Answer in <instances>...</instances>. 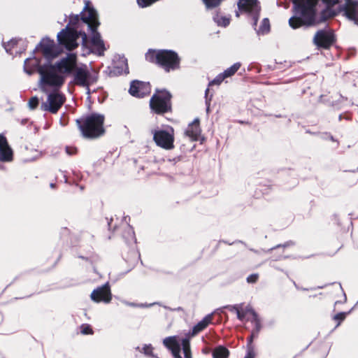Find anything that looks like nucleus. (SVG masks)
Returning <instances> with one entry per match:
<instances>
[{
    "label": "nucleus",
    "mask_w": 358,
    "mask_h": 358,
    "mask_svg": "<svg viewBox=\"0 0 358 358\" xmlns=\"http://www.w3.org/2000/svg\"><path fill=\"white\" fill-rule=\"evenodd\" d=\"M153 140L156 145L165 150L173 148L174 132L172 127L167 129H159L152 131Z\"/></svg>",
    "instance_id": "nucleus-8"
},
{
    "label": "nucleus",
    "mask_w": 358,
    "mask_h": 358,
    "mask_svg": "<svg viewBox=\"0 0 358 358\" xmlns=\"http://www.w3.org/2000/svg\"><path fill=\"white\" fill-rule=\"evenodd\" d=\"M270 22L268 18H264L259 29L257 30L258 35H265L270 31Z\"/></svg>",
    "instance_id": "nucleus-25"
},
{
    "label": "nucleus",
    "mask_w": 358,
    "mask_h": 358,
    "mask_svg": "<svg viewBox=\"0 0 358 358\" xmlns=\"http://www.w3.org/2000/svg\"><path fill=\"white\" fill-rule=\"evenodd\" d=\"M123 238L126 243L131 248V255L134 258L140 257L138 252L136 250V238L133 228L130 225H127L123 234Z\"/></svg>",
    "instance_id": "nucleus-19"
},
{
    "label": "nucleus",
    "mask_w": 358,
    "mask_h": 358,
    "mask_svg": "<svg viewBox=\"0 0 358 358\" xmlns=\"http://www.w3.org/2000/svg\"><path fill=\"white\" fill-rule=\"evenodd\" d=\"M141 352L143 353L145 356L150 357H156V356L153 353V348L151 344L144 345Z\"/></svg>",
    "instance_id": "nucleus-31"
},
{
    "label": "nucleus",
    "mask_w": 358,
    "mask_h": 358,
    "mask_svg": "<svg viewBox=\"0 0 358 358\" xmlns=\"http://www.w3.org/2000/svg\"><path fill=\"white\" fill-rule=\"evenodd\" d=\"M224 242L225 243L229 244V245H232V244H233L232 243H228V242H227V241H224Z\"/></svg>",
    "instance_id": "nucleus-49"
},
{
    "label": "nucleus",
    "mask_w": 358,
    "mask_h": 358,
    "mask_svg": "<svg viewBox=\"0 0 358 358\" xmlns=\"http://www.w3.org/2000/svg\"><path fill=\"white\" fill-rule=\"evenodd\" d=\"M343 4L339 5L340 11L350 20L358 24V1L344 0Z\"/></svg>",
    "instance_id": "nucleus-13"
},
{
    "label": "nucleus",
    "mask_w": 358,
    "mask_h": 358,
    "mask_svg": "<svg viewBox=\"0 0 358 358\" xmlns=\"http://www.w3.org/2000/svg\"><path fill=\"white\" fill-rule=\"evenodd\" d=\"M65 101V97L57 92L50 93L47 101L43 102L41 108L44 111H49L52 113H56L62 107Z\"/></svg>",
    "instance_id": "nucleus-11"
},
{
    "label": "nucleus",
    "mask_w": 358,
    "mask_h": 358,
    "mask_svg": "<svg viewBox=\"0 0 358 358\" xmlns=\"http://www.w3.org/2000/svg\"><path fill=\"white\" fill-rule=\"evenodd\" d=\"M226 308H228L229 310H230L231 312H234V311L236 312V313H237V310H239L238 305L227 306H226Z\"/></svg>",
    "instance_id": "nucleus-42"
},
{
    "label": "nucleus",
    "mask_w": 358,
    "mask_h": 358,
    "mask_svg": "<svg viewBox=\"0 0 358 358\" xmlns=\"http://www.w3.org/2000/svg\"><path fill=\"white\" fill-rule=\"evenodd\" d=\"M50 187L54 188L55 187V184L54 183H50Z\"/></svg>",
    "instance_id": "nucleus-46"
},
{
    "label": "nucleus",
    "mask_w": 358,
    "mask_h": 358,
    "mask_svg": "<svg viewBox=\"0 0 358 358\" xmlns=\"http://www.w3.org/2000/svg\"><path fill=\"white\" fill-rule=\"evenodd\" d=\"M80 332L83 335L92 334L93 331L90 325L83 324L80 327Z\"/></svg>",
    "instance_id": "nucleus-34"
},
{
    "label": "nucleus",
    "mask_w": 358,
    "mask_h": 358,
    "mask_svg": "<svg viewBox=\"0 0 358 358\" xmlns=\"http://www.w3.org/2000/svg\"><path fill=\"white\" fill-rule=\"evenodd\" d=\"M327 7L322 10L320 17H317V24L324 22L329 18L334 17L337 13L331 8L333 6L339 3V0H322Z\"/></svg>",
    "instance_id": "nucleus-17"
},
{
    "label": "nucleus",
    "mask_w": 358,
    "mask_h": 358,
    "mask_svg": "<svg viewBox=\"0 0 358 358\" xmlns=\"http://www.w3.org/2000/svg\"><path fill=\"white\" fill-rule=\"evenodd\" d=\"M15 53L17 54V53H21V52H18V51H15Z\"/></svg>",
    "instance_id": "nucleus-56"
},
{
    "label": "nucleus",
    "mask_w": 358,
    "mask_h": 358,
    "mask_svg": "<svg viewBox=\"0 0 358 358\" xmlns=\"http://www.w3.org/2000/svg\"><path fill=\"white\" fill-rule=\"evenodd\" d=\"M294 245V243L293 241H289L285 243L282 245L280 244V245H276V246H275V247L268 250V252H270V251H271V250H273L274 249H276V248H280V247L287 248V247L292 246Z\"/></svg>",
    "instance_id": "nucleus-36"
},
{
    "label": "nucleus",
    "mask_w": 358,
    "mask_h": 358,
    "mask_svg": "<svg viewBox=\"0 0 358 358\" xmlns=\"http://www.w3.org/2000/svg\"><path fill=\"white\" fill-rule=\"evenodd\" d=\"M163 344L169 350H171L179 345V343L175 336H169L165 338L163 340Z\"/></svg>",
    "instance_id": "nucleus-26"
},
{
    "label": "nucleus",
    "mask_w": 358,
    "mask_h": 358,
    "mask_svg": "<svg viewBox=\"0 0 358 358\" xmlns=\"http://www.w3.org/2000/svg\"><path fill=\"white\" fill-rule=\"evenodd\" d=\"M182 345L185 358H192L189 342L187 340L184 339L182 341Z\"/></svg>",
    "instance_id": "nucleus-30"
},
{
    "label": "nucleus",
    "mask_w": 358,
    "mask_h": 358,
    "mask_svg": "<svg viewBox=\"0 0 358 358\" xmlns=\"http://www.w3.org/2000/svg\"><path fill=\"white\" fill-rule=\"evenodd\" d=\"M65 57H69L68 64L70 65V72H58L59 75L71 74L73 73V80L76 85L85 87L87 93L90 94V84L91 74L86 66L83 67L77 66V59L76 55L73 53L68 54Z\"/></svg>",
    "instance_id": "nucleus-6"
},
{
    "label": "nucleus",
    "mask_w": 358,
    "mask_h": 358,
    "mask_svg": "<svg viewBox=\"0 0 358 358\" xmlns=\"http://www.w3.org/2000/svg\"><path fill=\"white\" fill-rule=\"evenodd\" d=\"M201 131L199 120L196 118L192 122L189 124L185 130V134L187 136L189 137L192 141H196L199 140Z\"/></svg>",
    "instance_id": "nucleus-20"
},
{
    "label": "nucleus",
    "mask_w": 358,
    "mask_h": 358,
    "mask_svg": "<svg viewBox=\"0 0 358 358\" xmlns=\"http://www.w3.org/2000/svg\"><path fill=\"white\" fill-rule=\"evenodd\" d=\"M112 221V218L110 220V222H108V226L110 225V222Z\"/></svg>",
    "instance_id": "nucleus-52"
},
{
    "label": "nucleus",
    "mask_w": 358,
    "mask_h": 358,
    "mask_svg": "<svg viewBox=\"0 0 358 358\" xmlns=\"http://www.w3.org/2000/svg\"><path fill=\"white\" fill-rule=\"evenodd\" d=\"M236 315H237V318L241 321L243 320V319L245 318V314L244 313L241 312L239 310H237Z\"/></svg>",
    "instance_id": "nucleus-43"
},
{
    "label": "nucleus",
    "mask_w": 358,
    "mask_h": 358,
    "mask_svg": "<svg viewBox=\"0 0 358 358\" xmlns=\"http://www.w3.org/2000/svg\"><path fill=\"white\" fill-rule=\"evenodd\" d=\"M28 105L31 110L35 109L38 105V99L36 96L31 97L29 101Z\"/></svg>",
    "instance_id": "nucleus-35"
},
{
    "label": "nucleus",
    "mask_w": 358,
    "mask_h": 358,
    "mask_svg": "<svg viewBox=\"0 0 358 358\" xmlns=\"http://www.w3.org/2000/svg\"><path fill=\"white\" fill-rule=\"evenodd\" d=\"M171 94L166 90L157 89L150 100V109L157 114H164L171 109Z\"/></svg>",
    "instance_id": "nucleus-7"
},
{
    "label": "nucleus",
    "mask_w": 358,
    "mask_h": 358,
    "mask_svg": "<svg viewBox=\"0 0 358 358\" xmlns=\"http://www.w3.org/2000/svg\"><path fill=\"white\" fill-rule=\"evenodd\" d=\"M254 324L255 325V323H254ZM253 329H254L252 330V333L254 331H255V327H253Z\"/></svg>",
    "instance_id": "nucleus-51"
},
{
    "label": "nucleus",
    "mask_w": 358,
    "mask_h": 358,
    "mask_svg": "<svg viewBox=\"0 0 358 358\" xmlns=\"http://www.w3.org/2000/svg\"><path fill=\"white\" fill-rule=\"evenodd\" d=\"M136 349L138 350H140V348L139 347H137Z\"/></svg>",
    "instance_id": "nucleus-54"
},
{
    "label": "nucleus",
    "mask_w": 358,
    "mask_h": 358,
    "mask_svg": "<svg viewBox=\"0 0 358 358\" xmlns=\"http://www.w3.org/2000/svg\"><path fill=\"white\" fill-rule=\"evenodd\" d=\"M350 311L351 310H350L349 312H340L334 316V320L338 321L336 327H338L341 324V322H343L345 319L346 315L349 314Z\"/></svg>",
    "instance_id": "nucleus-32"
},
{
    "label": "nucleus",
    "mask_w": 358,
    "mask_h": 358,
    "mask_svg": "<svg viewBox=\"0 0 358 358\" xmlns=\"http://www.w3.org/2000/svg\"><path fill=\"white\" fill-rule=\"evenodd\" d=\"M316 4L317 0H293L294 15L289 20V26L295 29L317 24Z\"/></svg>",
    "instance_id": "nucleus-3"
},
{
    "label": "nucleus",
    "mask_w": 358,
    "mask_h": 358,
    "mask_svg": "<svg viewBox=\"0 0 358 358\" xmlns=\"http://www.w3.org/2000/svg\"><path fill=\"white\" fill-rule=\"evenodd\" d=\"M208 92H209V89L207 88L206 90V92H205L206 103L207 105V108H206L207 112L209 111V105H210V102L211 101V97H212V95H211L209 99L208 98Z\"/></svg>",
    "instance_id": "nucleus-41"
},
{
    "label": "nucleus",
    "mask_w": 358,
    "mask_h": 358,
    "mask_svg": "<svg viewBox=\"0 0 358 358\" xmlns=\"http://www.w3.org/2000/svg\"><path fill=\"white\" fill-rule=\"evenodd\" d=\"M212 355L213 358H228L229 351L226 347L219 345L213 350Z\"/></svg>",
    "instance_id": "nucleus-24"
},
{
    "label": "nucleus",
    "mask_w": 358,
    "mask_h": 358,
    "mask_svg": "<svg viewBox=\"0 0 358 358\" xmlns=\"http://www.w3.org/2000/svg\"><path fill=\"white\" fill-rule=\"evenodd\" d=\"M227 78L225 76H224V74L222 73L218 74L211 82H210L209 85H217L222 83V82Z\"/></svg>",
    "instance_id": "nucleus-33"
},
{
    "label": "nucleus",
    "mask_w": 358,
    "mask_h": 358,
    "mask_svg": "<svg viewBox=\"0 0 358 358\" xmlns=\"http://www.w3.org/2000/svg\"><path fill=\"white\" fill-rule=\"evenodd\" d=\"M323 287H324L323 286L319 287L320 289H322Z\"/></svg>",
    "instance_id": "nucleus-55"
},
{
    "label": "nucleus",
    "mask_w": 358,
    "mask_h": 358,
    "mask_svg": "<svg viewBox=\"0 0 358 358\" xmlns=\"http://www.w3.org/2000/svg\"><path fill=\"white\" fill-rule=\"evenodd\" d=\"M77 152V149L74 147L66 146V152L69 155H75Z\"/></svg>",
    "instance_id": "nucleus-40"
},
{
    "label": "nucleus",
    "mask_w": 358,
    "mask_h": 358,
    "mask_svg": "<svg viewBox=\"0 0 358 358\" xmlns=\"http://www.w3.org/2000/svg\"><path fill=\"white\" fill-rule=\"evenodd\" d=\"M129 73L128 60L124 55H113V76H127Z\"/></svg>",
    "instance_id": "nucleus-15"
},
{
    "label": "nucleus",
    "mask_w": 358,
    "mask_h": 358,
    "mask_svg": "<svg viewBox=\"0 0 358 358\" xmlns=\"http://www.w3.org/2000/svg\"><path fill=\"white\" fill-rule=\"evenodd\" d=\"M68 60L69 57H62L54 64L48 62L41 64V60L34 56L24 60V71L29 76L36 71L39 73V83L43 92H46V86L57 90L65 81V76L59 75L58 72H70L71 71Z\"/></svg>",
    "instance_id": "nucleus-2"
},
{
    "label": "nucleus",
    "mask_w": 358,
    "mask_h": 358,
    "mask_svg": "<svg viewBox=\"0 0 358 358\" xmlns=\"http://www.w3.org/2000/svg\"><path fill=\"white\" fill-rule=\"evenodd\" d=\"M236 17H238V16H239V13H238V11L236 13Z\"/></svg>",
    "instance_id": "nucleus-48"
},
{
    "label": "nucleus",
    "mask_w": 358,
    "mask_h": 358,
    "mask_svg": "<svg viewBox=\"0 0 358 358\" xmlns=\"http://www.w3.org/2000/svg\"><path fill=\"white\" fill-rule=\"evenodd\" d=\"M294 286L296 287V289H299V287H298V285L295 282H294Z\"/></svg>",
    "instance_id": "nucleus-47"
},
{
    "label": "nucleus",
    "mask_w": 358,
    "mask_h": 358,
    "mask_svg": "<svg viewBox=\"0 0 358 358\" xmlns=\"http://www.w3.org/2000/svg\"><path fill=\"white\" fill-rule=\"evenodd\" d=\"M129 94L136 98H143L151 92L150 83L134 80L131 82L129 90Z\"/></svg>",
    "instance_id": "nucleus-12"
},
{
    "label": "nucleus",
    "mask_w": 358,
    "mask_h": 358,
    "mask_svg": "<svg viewBox=\"0 0 358 358\" xmlns=\"http://www.w3.org/2000/svg\"><path fill=\"white\" fill-rule=\"evenodd\" d=\"M40 48L42 50L44 57L47 59L48 62L57 57L58 52L56 50L55 44L53 41L48 39H43L42 41L36 47L33 52Z\"/></svg>",
    "instance_id": "nucleus-16"
},
{
    "label": "nucleus",
    "mask_w": 358,
    "mask_h": 358,
    "mask_svg": "<svg viewBox=\"0 0 358 358\" xmlns=\"http://www.w3.org/2000/svg\"><path fill=\"white\" fill-rule=\"evenodd\" d=\"M127 304L132 307H139V308H148V307H150L153 305V303L147 304V303H128Z\"/></svg>",
    "instance_id": "nucleus-39"
},
{
    "label": "nucleus",
    "mask_w": 358,
    "mask_h": 358,
    "mask_svg": "<svg viewBox=\"0 0 358 358\" xmlns=\"http://www.w3.org/2000/svg\"><path fill=\"white\" fill-rule=\"evenodd\" d=\"M259 278V275L257 273H253L248 276L246 280L248 283H255Z\"/></svg>",
    "instance_id": "nucleus-37"
},
{
    "label": "nucleus",
    "mask_w": 358,
    "mask_h": 358,
    "mask_svg": "<svg viewBox=\"0 0 358 358\" xmlns=\"http://www.w3.org/2000/svg\"><path fill=\"white\" fill-rule=\"evenodd\" d=\"M329 139H330L331 141H335L334 138V137H333V136H331V135H329Z\"/></svg>",
    "instance_id": "nucleus-45"
},
{
    "label": "nucleus",
    "mask_w": 358,
    "mask_h": 358,
    "mask_svg": "<svg viewBox=\"0 0 358 358\" xmlns=\"http://www.w3.org/2000/svg\"><path fill=\"white\" fill-rule=\"evenodd\" d=\"M254 357H255V354H254L253 351L252 350H249L246 353V355H245L244 358H254Z\"/></svg>",
    "instance_id": "nucleus-44"
},
{
    "label": "nucleus",
    "mask_w": 358,
    "mask_h": 358,
    "mask_svg": "<svg viewBox=\"0 0 358 358\" xmlns=\"http://www.w3.org/2000/svg\"><path fill=\"white\" fill-rule=\"evenodd\" d=\"M147 61L155 63L166 73L176 71L180 67V57L171 50H149L145 54Z\"/></svg>",
    "instance_id": "nucleus-4"
},
{
    "label": "nucleus",
    "mask_w": 358,
    "mask_h": 358,
    "mask_svg": "<svg viewBox=\"0 0 358 358\" xmlns=\"http://www.w3.org/2000/svg\"><path fill=\"white\" fill-rule=\"evenodd\" d=\"M104 117L98 113H91L76 120L77 124L86 138H96L104 133Z\"/></svg>",
    "instance_id": "nucleus-5"
},
{
    "label": "nucleus",
    "mask_w": 358,
    "mask_h": 358,
    "mask_svg": "<svg viewBox=\"0 0 358 358\" xmlns=\"http://www.w3.org/2000/svg\"><path fill=\"white\" fill-rule=\"evenodd\" d=\"M99 26L96 11L86 6L80 13L70 17L69 22L65 29L57 34L59 44L72 50L79 45L89 48L90 52L99 56L103 55L106 47L100 34L97 31Z\"/></svg>",
    "instance_id": "nucleus-1"
},
{
    "label": "nucleus",
    "mask_w": 358,
    "mask_h": 358,
    "mask_svg": "<svg viewBox=\"0 0 358 358\" xmlns=\"http://www.w3.org/2000/svg\"><path fill=\"white\" fill-rule=\"evenodd\" d=\"M335 35L331 30H318L313 39V43L317 49H329L335 42Z\"/></svg>",
    "instance_id": "nucleus-10"
},
{
    "label": "nucleus",
    "mask_w": 358,
    "mask_h": 358,
    "mask_svg": "<svg viewBox=\"0 0 358 358\" xmlns=\"http://www.w3.org/2000/svg\"><path fill=\"white\" fill-rule=\"evenodd\" d=\"M213 19L217 26L223 27H227L231 21L229 15H221L218 13L213 15Z\"/></svg>",
    "instance_id": "nucleus-23"
},
{
    "label": "nucleus",
    "mask_w": 358,
    "mask_h": 358,
    "mask_svg": "<svg viewBox=\"0 0 358 358\" xmlns=\"http://www.w3.org/2000/svg\"><path fill=\"white\" fill-rule=\"evenodd\" d=\"M241 66V62H236L230 67L224 70L222 73L227 78L234 76Z\"/></svg>",
    "instance_id": "nucleus-28"
},
{
    "label": "nucleus",
    "mask_w": 358,
    "mask_h": 358,
    "mask_svg": "<svg viewBox=\"0 0 358 358\" xmlns=\"http://www.w3.org/2000/svg\"><path fill=\"white\" fill-rule=\"evenodd\" d=\"M237 6L239 11L252 15L253 19L252 26L256 29L261 9L259 1L258 0H238Z\"/></svg>",
    "instance_id": "nucleus-9"
},
{
    "label": "nucleus",
    "mask_w": 358,
    "mask_h": 358,
    "mask_svg": "<svg viewBox=\"0 0 358 358\" xmlns=\"http://www.w3.org/2000/svg\"><path fill=\"white\" fill-rule=\"evenodd\" d=\"M171 353H172V355H173L174 358H182V357L180 355V345L178 347L172 349L171 350Z\"/></svg>",
    "instance_id": "nucleus-38"
},
{
    "label": "nucleus",
    "mask_w": 358,
    "mask_h": 358,
    "mask_svg": "<svg viewBox=\"0 0 358 358\" xmlns=\"http://www.w3.org/2000/svg\"><path fill=\"white\" fill-rule=\"evenodd\" d=\"M276 117H281L280 115H275Z\"/></svg>",
    "instance_id": "nucleus-53"
},
{
    "label": "nucleus",
    "mask_w": 358,
    "mask_h": 358,
    "mask_svg": "<svg viewBox=\"0 0 358 358\" xmlns=\"http://www.w3.org/2000/svg\"><path fill=\"white\" fill-rule=\"evenodd\" d=\"M246 311L250 313L252 315V322L255 323V331H254L252 334H251V336L248 338V343L251 344L252 343L254 338L258 336V334L262 329V324L259 315L253 308H252L251 307H247Z\"/></svg>",
    "instance_id": "nucleus-21"
},
{
    "label": "nucleus",
    "mask_w": 358,
    "mask_h": 358,
    "mask_svg": "<svg viewBox=\"0 0 358 358\" xmlns=\"http://www.w3.org/2000/svg\"><path fill=\"white\" fill-rule=\"evenodd\" d=\"M19 42L24 43V41L22 39H20V40L11 39L9 41H8L6 43H3V48L6 50V52L10 55H13L12 50L15 46H17V45Z\"/></svg>",
    "instance_id": "nucleus-27"
},
{
    "label": "nucleus",
    "mask_w": 358,
    "mask_h": 358,
    "mask_svg": "<svg viewBox=\"0 0 358 358\" xmlns=\"http://www.w3.org/2000/svg\"><path fill=\"white\" fill-rule=\"evenodd\" d=\"M338 119H339V120H341L342 119V115H339Z\"/></svg>",
    "instance_id": "nucleus-50"
},
{
    "label": "nucleus",
    "mask_w": 358,
    "mask_h": 358,
    "mask_svg": "<svg viewBox=\"0 0 358 358\" xmlns=\"http://www.w3.org/2000/svg\"><path fill=\"white\" fill-rule=\"evenodd\" d=\"M91 299L96 302L108 303L111 300L110 286L108 282L94 289L90 295Z\"/></svg>",
    "instance_id": "nucleus-14"
},
{
    "label": "nucleus",
    "mask_w": 358,
    "mask_h": 358,
    "mask_svg": "<svg viewBox=\"0 0 358 358\" xmlns=\"http://www.w3.org/2000/svg\"><path fill=\"white\" fill-rule=\"evenodd\" d=\"M213 319V313L208 314L205 316L201 321H199L192 329V334L196 335L203 331L211 322Z\"/></svg>",
    "instance_id": "nucleus-22"
},
{
    "label": "nucleus",
    "mask_w": 358,
    "mask_h": 358,
    "mask_svg": "<svg viewBox=\"0 0 358 358\" xmlns=\"http://www.w3.org/2000/svg\"><path fill=\"white\" fill-rule=\"evenodd\" d=\"M13 159L12 148L8 143L6 138L0 134V162H10Z\"/></svg>",
    "instance_id": "nucleus-18"
},
{
    "label": "nucleus",
    "mask_w": 358,
    "mask_h": 358,
    "mask_svg": "<svg viewBox=\"0 0 358 358\" xmlns=\"http://www.w3.org/2000/svg\"><path fill=\"white\" fill-rule=\"evenodd\" d=\"M223 0H203L207 10H211L218 7Z\"/></svg>",
    "instance_id": "nucleus-29"
}]
</instances>
